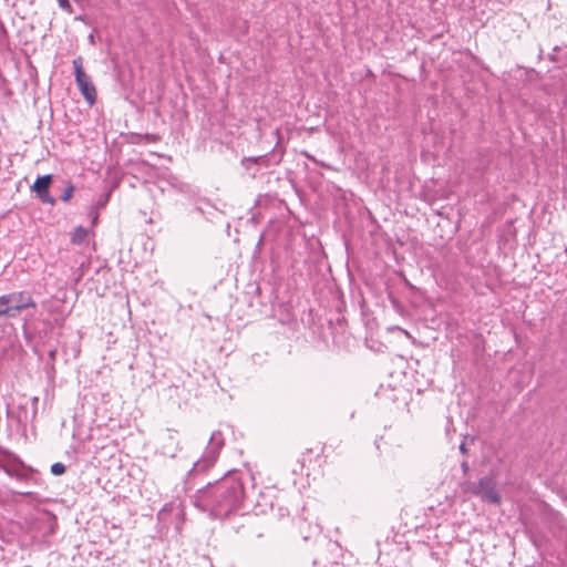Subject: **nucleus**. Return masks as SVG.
Returning <instances> with one entry per match:
<instances>
[{
  "instance_id": "f257e3e1",
  "label": "nucleus",
  "mask_w": 567,
  "mask_h": 567,
  "mask_svg": "<svg viewBox=\"0 0 567 567\" xmlns=\"http://www.w3.org/2000/svg\"><path fill=\"white\" fill-rule=\"evenodd\" d=\"M244 497L239 474L229 472L219 481L198 489L194 496V505L215 518H225L240 507Z\"/></svg>"
},
{
  "instance_id": "f03ea898",
  "label": "nucleus",
  "mask_w": 567,
  "mask_h": 567,
  "mask_svg": "<svg viewBox=\"0 0 567 567\" xmlns=\"http://www.w3.org/2000/svg\"><path fill=\"white\" fill-rule=\"evenodd\" d=\"M223 446H224V437H223L221 432L220 431L213 432L205 453L197 462L194 463L190 472L192 473H203V472L207 471L208 468H210L215 464Z\"/></svg>"
},
{
  "instance_id": "7ed1b4c3",
  "label": "nucleus",
  "mask_w": 567,
  "mask_h": 567,
  "mask_svg": "<svg viewBox=\"0 0 567 567\" xmlns=\"http://www.w3.org/2000/svg\"><path fill=\"white\" fill-rule=\"evenodd\" d=\"M75 75L76 85L90 105H93L96 100V90L93 85L90 75H87L83 70V59L82 56H78L72 62Z\"/></svg>"
},
{
  "instance_id": "20e7f679",
  "label": "nucleus",
  "mask_w": 567,
  "mask_h": 567,
  "mask_svg": "<svg viewBox=\"0 0 567 567\" xmlns=\"http://www.w3.org/2000/svg\"><path fill=\"white\" fill-rule=\"evenodd\" d=\"M476 488V496L480 497L482 501L492 504L501 503V496L496 489V482L492 477L485 476L480 478Z\"/></svg>"
},
{
  "instance_id": "39448f33",
  "label": "nucleus",
  "mask_w": 567,
  "mask_h": 567,
  "mask_svg": "<svg viewBox=\"0 0 567 567\" xmlns=\"http://www.w3.org/2000/svg\"><path fill=\"white\" fill-rule=\"evenodd\" d=\"M51 183H52V175L48 174V175L39 176L34 181L33 185L31 186V190L37 194L38 198L42 203L49 204V205H54L55 198L53 196H51L49 193Z\"/></svg>"
},
{
  "instance_id": "423d86ee",
  "label": "nucleus",
  "mask_w": 567,
  "mask_h": 567,
  "mask_svg": "<svg viewBox=\"0 0 567 567\" xmlns=\"http://www.w3.org/2000/svg\"><path fill=\"white\" fill-rule=\"evenodd\" d=\"M7 297L10 299L9 302L14 315L19 313L24 309L37 307V303L33 300V298L25 291L7 293Z\"/></svg>"
},
{
  "instance_id": "0eeeda50",
  "label": "nucleus",
  "mask_w": 567,
  "mask_h": 567,
  "mask_svg": "<svg viewBox=\"0 0 567 567\" xmlns=\"http://www.w3.org/2000/svg\"><path fill=\"white\" fill-rule=\"evenodd\" d=\"M87 229L84 228L83 226L75 227L71 233V243L75 245L83 244L87 237Z\"/></svg>"
},
{
  "instance_id": "6e6552de",
  "label": "nucleus",
  "mask_w": 567,
  "mask_h": 567,
  "mask_svg": "<svg viewBox=\"0 0 567 567\" xmlns=\"http://www.w3.org/2000/svg\"><path fill=\"white\" fill-rule=\"evenodd\" d=\"M9 300L10 299L7 297V295L0 296V317L1 316H11V317L14 316Z\"/></svg>"
},
{
  "instance_id": "1a4fd4ad",
  "label": "nucleus",
  "mask_w": 567,
  "mask_h": 567,
  "mask_svg": "<svg viewBox=\"0 0 567 567\" xmlns=\"http://www.w3.org/2000/svg\"><path fill=\"white\" fill-rule=\"evenodd\" d=\"M476 486H477V483L475 482H470V481H464V482H461L460 483V488L462 491L463 494H466V495H474L476 496Z\"/></svg>"
},
{
  "instance_id": "9d476101",
  "label": "nucleus",
  "mask_w": 567,
  "mask_h": 567,
  "mask_svg": "<svg viewBox=\"0 0 567 567\" xmlns=\"http://www.w3.org/2000/svg\"><path fill=\"white\" fill-rule=\"evenodd\" d=\"M74 194V186L73 184L69 183L65 188L63 189V193L61 194V200L69 202Z\"/></svg>"
},
{
  "instance_id": "9b49d317",
  "label": "nucleus",
  "mask_w": 567,
  "mask_h": 567,
  "mask_svg": "<svg viewBox=\"0 0 567 567\" xmlns=\"http://www.w3.org/2000/svg\"><path fill=\"white\" fill-rule=\"evenodd\" d=\"M65 471H66V467L61 462H56L51 465V473L55 476H60V475L64 474Z\"/></svg>"
},
{
  "instance_id": "f8f14e48",
  "label": "nucleus",
  "mask_w": 567,
  "mask_h": 567,
  "mask_svg": "<svg viewBox=\"0 0 567 567\" xmlns=\"http://www.w3.org/2000/svg\"><path fill=\"white\" fill-rule=\"evenodd\" d=\"M56 1H58L59 7H60L62 10H64V11H66V12H69V13H71V12H72V7H71V4H70L69 0H56Z\"/></svg>"
},
{
  "instance_id": "ddd939ff",
  "label": "nucleus",
  "mask_w": 567,
  "mask_h": 567,
  "mask_svg": "<svg viewBox=\"0 0 567 567\" xmlns=\"http://www.w3.org/2000/svg\"><path fill=\"white\" fill-rule=\"evenodd\" d=\"M461 468H462L464 475H466L468 473V470H470L468 463L466 461L462 462Z\"/></svg>"
},
{
  "instance_id": "4468645a",
  "label": "nucleus",
  "mask_w": 567,
  "mask_h": 567,
  "mask_svg": "<svg viewBox=\"0 0 567 567\" xmlns=\"http://www.w3.org/2000/svg\"><path fill=\"white\" fill-rule=\"evenodd\" d=\"M458 449H460L461 453H463V454H466V453H467V449H466V445H465V443H464V442H462V443L460 444V447H458Z\"/></svg>"
}]
</instances>
